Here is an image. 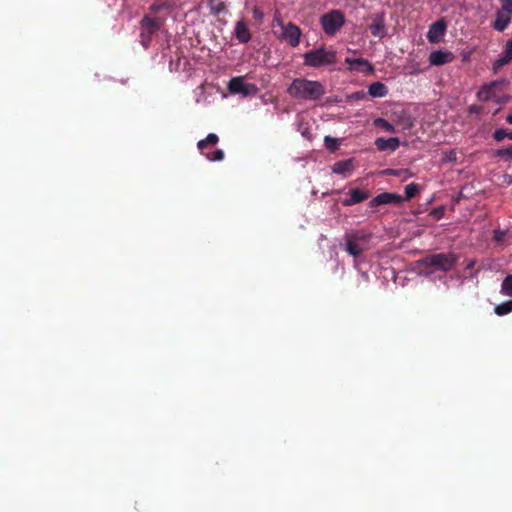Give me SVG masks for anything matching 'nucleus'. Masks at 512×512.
I'll list each match as a JSON object with an SVG mask.
<instances>
[{
    "label": "nucleus",
    "instance_id": "obj_8",
    "mask_svg": "<svg viewBox=\"0 0 512 512\" xmlns=\"http://www.w3.org/2000/svg\"><path fill=\"white\" fill-rule=\"evenodd\" d=\"M228 90L232 94H241L243 96L254 95L258 88L253 83H247L243 77H234L228 83Z\"/></svg>",
    "mask_w": 512,
    "mask_h": 512
},
{
    "label": "nucleus",
    "instance_id": "obj_16",
    "mask_svg": "<svg viewBox=\"0 0 512 512\" xmlns=\"http://www.w3.org/2000/svg\"><path fill=\"white\" fill-rule=\"evenodd\" d=\"M454 59V55L449 51H433L430 53L429 61L432 65L441 66L450 63Z\"/></svg>",
    "mask_w": 512,
    "mask_h": 512
},
{
    "label": "nucleus",
    "instance_id": "obj_5",
    "mask_svg": "<svg viewBox=\"0 0 512 512\" xmlns=\"http://www.w3.org/2000/svg\"><path fill=\"white\" fill-rule=\"evenodd\" d=\"M162 22L159 18H153L144 15L140 21V43L147 49L152 41V37L161 28Z\"/></svg>",
    "mask_w": 512,
    "mask_h": 512
},
{
    "label": "nucleus",
    "instance_id": "obj_21",
    "mask_svg": "<svg viewBox=\"0 0 512 512\" xmlns=\"http://www.w3.org/2000/svg\"><path fill=\"white\" fill-rule=\"evenodd\" d=\"M218 141L219 137L214 133H210L205 139L198 141L197 148L201 151V153L204 154V150L208 147V145H216Z\"/></svg>",
    "mask_w": 512,
    "mask_h": 512
},
{
    "label": "nucleus",
    "instance_id": "obj_19",
    "mask_svg": "<svg viewBox=\"0 0 512 512\" xmlns=\"http://www.w3.org/2000/svg\"><path fill=\"white\" fill-rule=\"evenodd\" d=\"M368 93L371 97H385L388 94L387 86L382 82H373L368 87Z\"/></svg>",
    "mask_w": 512,
    "mask_h": 512
},
{
    "label": "nucleus",
    "instance_id": "obj_29",
    "mask_svg": "<svg viewBox=\"0 0 512 512\" xmlns=\"http://www.w3.org/2000/svg\"><path fill=\"white\" fill-rule=\"evenodd\" d=\"M209 161H221L224 159V152L221 149L215 150L212 154H205Z\"/></svg>",
    "mask_w": 512,
    "mask_h": 512
},
{
    "label": "nucleus",
    "instance_id": "obj_7",
    "mask_svg": "<svg viewBox=\"0 0 512 512\" xmlns=\"http://www.w3.org/2000/svg\"><path fill=\"white\" fill-rule=\"evenodd\" d=\"M501 1V9L496 13V18L493 23V28L499 32L504 31L512 19V2L506 0Z\"/></svg>",
    "mask_w": 512,
    "mask_h": 512
},
{
    "label": "nucleus",
    "instance_id": "obj_34",
    "mask_svg": "<svg viewBox=\"0 0 512 512\" xmlns=\"http://www.w3.org/2000/svg\"><path fill=\"white\" fill-rule=\"evenodd\" d=\"M253 16L255 19L261 20L263 18V13L259 8L255 7L253 9Z\"/></svg>",
    "mask_w": 512,
    "mask_h": 512
},
{
    "label": "nucleus",
    "instance_id": "obj_3",
    "mask_svg": "<svg viewBox=\"0 0 512 512\" xmlns=\"http://www.w3.org/2000/svg\"><path fill=\"white\" fill-rule=\"evenodd\" d=\"M458 257L455 253H437L425 256L421 263L426 267H435L441 271L451 270L457 263Z\"/></svg>",
    "mask_w": 512,
    "mask_h": 512
},
{
    "label": "nucleus",
    "instance_id": "obj_18",
    "mask_svg": "<svg viewBox=\"0 0 512 512\" xmlns=\"http://www.w3.org/2000/svg\"><path fill=\"white\" fill-rule=\"evenodd\" d=\"M375 145L379 151H395L400 146L399 138L392 137L389 139L385 138H377L375 140Z\"/></svg>",
    "mask_w": 512,
    "mask_h": 512
},
{
    "label": "nucleus",
    "instance_id": "obj_6",
    "mask_svg": "<svg viewBox=\"0 0 512 512\" xmlns=\"http://www.w3.org/2000/svg\"><path fill=\"white\" fill-rule=\"evenodd\" d=\"M322 28L327 35H334L345 23L344 14L339 10H332L320 19Z\"/></svg>",
    "mask_w": 512,
    "mask_h": 512
},
{
    "label": "nucleus",
    "instance_id": "obj_10",
    "mask_svg": "<svg viewBox=\"0 0 512 512\" xmlns=\"http://www.w3.org/2000/svg\"><path fill=\"white\" fill-rule=\"evenodd\" d=\"M366 237L364 235H360L358 233L355 234H347L345 236L346 240V251L353 257H359L363 252V247L358 243L360 240H365Z\"/></svg>",
    "mask_w": 512,
    "mask_h": 512
},
{
    "label": "nucleus",
    "instance_id": "obj_9",
    "mask_svg": "<svg viewBox=\"0 0 512 512\" xmlns=\"http://www.w3.org/2000/svg\"><path fill=\"white\" fill-rule=\"evenodd\" d=\"M403 202V197L397 193L383 192L375 196L368 204L370 208H374L385 204L398 205Z\"/></svg>",
    "mask_w": 512,
    "mask_h": 512
},
{
    "label": "nucleus",
    "instance_id": "obj_36",
    "mask_svg": "<svg viewBox=\"0 0 512 512\" xmlns=\"http://www.w3.org/2000/svg\"><path fill=\"white\" fill-rule=\"evenodd\" d=\"M475 262L474 261H471L468 265H467V269H470L474 266Z\"/></svg>",
    "mask_w": 512,
    "mask_h": 512
},
{
    "label": "nucleus",
    "instance_id": "obj_25",
    "mask_svg": "<svg viewBox=\"0 0 512 512\" xmlns=\"http://www.w3.org/2000/svg\"><path fill=\"white\" fill-rule=\"evenodd\" d=\"M419 193V186L415 183H410L405 186V198L410 200Z\"/></svg>",
    "mask_w": 512,
    "mask_h": 512
},
{
    "label": "nucleus",
    "instance_id": "obj_14",
    "mask_svg": "<svg viewBox=\"0 0 512 512\" xmlns=\"http://www.w3.org/2000/svg\"><path fill=\"white\" fill-rule=\"evenodd\" d=\"M369 30L374 37H378L379 39H382L386 36L387 30L385 27L383 14H377L373 18L372 23L369 26Z\"/></svg>",
    "mask_w": 512,
    "mask_h": 512
},
{
    "label": "nucleus",
    "instance_id": "obj_27",
    "mask_svg": "<svg viewBox=\"0 0 512 512\" xmlns=\"http://www.w3.org/2000/svg\"><path fill=\"white\" fill-rule=\"evenodd\" d=\"M496 156L505 159V160H512V146L507 148L498 149L495 152Z\"/></svg>",
    "mask_w": 512,
    "mask_h": 512
},
{
    "label": "nucleus",
    "instance_id": "obj_24",
    "mask_svg": "<svg viewBox=\"0 0 512 512\" xmlns=\"http://www.w3.org/2000/svg\"><path fill=\"white\" fill-rule=\"evenodd\" d=\"M503 295L512 296V274L505 277L501 285Z\"/></svg>",
    "mask_w": 512,
    "mask_h": 512
},
{
    "label": "nucleus",
    "instance_id": "obj_11",
    "mask_svg": "<svg viewBox=\"0 0 512 512\" xmlns=\"http://www.w3.org/2000/svg\"><path fill=\"white\" fill-rule=\"evenodd\" d=\"M447 29V23L444 19H440L433 23L429 27V31L427 33V39L430 43H438L441 41Z\"/></svg>",
    "mask_w": 512,
    "mask_h": 512
},
{
    "label": "nucleus",
    "instance_id": "obj_31",
    "mask_svg": "<svg viewBox=\"0 0 512 512\" xmlns=\"http://www.w3.org/2000/svg\"><path fill=\"white\" fill-rule=\"evenodd\" d=\"M492 92V89L491 87H483L479 92H478V97L480 100L482 101H487L489 98H490V94Z\"/></svg>",
    "mask_w": 512,
    "mask_h": 512
},
{
    "label": "nucleus",
    "instance_id": "obj_15",
    "mask_svg": "<svg viewBox=\"0 0 512 512\" xmlns=\"http://www.w3.org/2000/svg\"><path fill=\"white\" fill-rule=\"evenodd\" d=\"M234 35L239 43L246 44L251 40L252 34L247 23L244 20L236 22L234 27Z\"/></svg>",
    "mask_w": 512,
    "mask_h": 512
},
{
    "label": "nucleus",
    "instance_id": "obj_13",
    "mask_svg": "<svg viewBox=\"0 0 512 512\" xmlns=\"http://www.w3.org/2000/svg\"><path fill=\"white\" fill-rule=\"evenodd\" d=\"M349 197L342 200V205L345 207L359 204L370 197L369 191L361 190L360 188H353L348 193Z\"/></svg>",
    "mask_w": 512,
    "mask_h": 512
},
{
    "label": "nucleus",
    "instance_id": "obj_32",
    "mask_svg": "<svg viewBox=\"0 0 512 512\" xmlns=\"http://www.w3.org/2000/svg\"><path fill=\"white\" fill-rule=\"evenodd\" d=\"M168 5L167 3L165 2H155L153 3L150 7H149V10L152 12V13H157L158 11L162 10V9H165L167 8Z\"/></svg>",
    "mask_w": 512,
    "mask_h": 512
},
{
    "label": "nucleus",
    "instance_id": "obj_23",
    "mask_svg": "<svg viewBox=\"0 0 512 512\" xmlns=\"http://www.w3.org/2000/svg\"><path fill=\"white\" fill-rule=\"evenodd\" d=\"M497 315L503 316L512 312V300L505 301L494 308Z\"/></svg>",
    "mask_w": 512,
    "mask_h": 512
},
{
    "label": "nucleus",
    "instance_id": "obj_28",
    "mask_svg": "<svg viewBox=\"0 0 512 512\" xmlns=\"http://www.w3.org/2000/svg\"><path fill=\"white\" fill-rule=\"evenodd\" d=\"M324 144H325L326 148L331 151L337 150L338 146H339L337 139H335L331 136H326L324 138Z\"/></svg>",
    "mask_w": 512,
    "mask_h": 512
},
{
    "label": "nucleus",
    "instance_id": "obj_20",
    "mask_svg": "<svg viewBox=\"0 0 512 512\" xmlns=\"http://www.w3.org/2000/svg\"><path fill=\"white\" fill-rule=\"evenodd\" d=\"M353 170V159L337 161L332 166V172L335 174H345Z\"/></svg>",
    "mask_w": 512,
    "mask_h": 512
},
{
    "label": "nucleus",
    "instance_id": "obj_4",
    "mask_svg": "<svg viewBox=\"0 0 512 512\" xmlns=\"http://www.w3.org/2000/svg\"><path fill=\"white\" fill-rule=\"evenodd\" d=\"M273 23L274 25H278L281 29V33L278 35L279 39L287 42L292 47H296L299 45L301 30L297 25H295L292 22L284 24V22L280 18L279 13H276L274 15Z\"/></svg>",
    "mask_w": 512,
    "mask_h": 512
},
{
    "label": "nucleus",
    "instance_id": "obj_2",
    "mask_svg": "<svg viewBox=\"0 0 512 512\" xmlns=\"http://www.w3.org/2000/svg\"><path fill=\"white\" fill-rule=\"evenodd\" d=\"M303 57L304 64L309 67H320L336 63V52L324 48L310 50Z\"/></svg>",
    "mask_w": 512,
    "mask_h": 512
},
{
    "label": "nucleus",
    "instance_id": "obj_33",
    "mask_svg": "<svg viewBox=\"0 0 512 512\" xmlns=\"http://www.w3.org/2000/svg\"><path fill=\"white\" fill-rule=\"evenodd\" d=\"M504 236H505V232L501 231V230H495L494 231V235H493V239L496 241V242H500L504 239Z\"/></svg>",
    "mask_w": 512,
    "mask_h": 512
},
{
    "label": "nucleus",
    "instance_id": "obj_30",
    "mask_svg": "<svg viewBox=\"0 0 512 512\" xmlns=\"http://www.w3.org/2000/svg\"><path fill=\"white\" fill-rule=\"evenodd\" d=\"M444 212V207L440 206L432 209L429 213V216L433 217L435 220H440L444 216Z\"/></svg>",
    "mask_w": 512,
    "mask_h": 512
},
{
    "label": "nucleus",
    "instance_id": "obj_17",
    "mask_svg": "<svg viewBox=\"0 0 512 512\" xmlns=\"http://www.w3.org/2000/svg\"><path fill=\"white\" fill-rule=\"evenodd\" d=\"M512 61V39L508 40L505 45V49L500 57L494 62L493 70L496 72L498 69L507 65Z\"/></svg>",
    "mask_w": 512,
    "mask_h": 512
},
{
    "label": "nucleus",
    "instance_id": "obj_22",
    "mask_svg": "<svg viewBox=\"0 0 512 512\" xmlns=\"http://www.w3.org/2000/svg\"><path fill=\"white\" fill-rule=\"evenodd\" d=\"M508 138L512 140V130H508L505 128L496 129L493 133V139L496 142H502L504 139Z\"/></svg>",
    "mask_w": 512,
    "mask_h": 512
},
{
    "label": "nucleus",
    "instance_id": "obj_12",
    "mask_svg": "<svg viewBox=\"0 0 512 512\" xmlns=\"http://www.w3.org/2000/svg\"><path fill=\"white\" fill-rule=\"evenodd\" d=\"M345 62L349 65V69L352 71L364 74H372L374 72L373 65L364 58H346Z\"/></svg>",
    "mask_w": 512,
    "mask_h": 512
},
{
    "label": "nucleus",
    "instance_id": "obj_37",
    "mask_svg": "<svg viewBox=\"0 0 512 512\" xmlns=\"http://www.w3.org/2000/svg\"><path fill=\"white\" fill-rule=\"evenodd\" d=\"M332 193H340V190H335Z\"/></svg>",
    "mask_w": 512,
    "mask_h": 512
},
{
    "label": "nucleus",
    "instance_id": "obj_35",
    "mask_svg": "<svg viewBox=\"0 0 512 512\" xmlns=\"http://www.w3.org/2000/svg\"><path fill=\"white\" fill-rule=\"evenodd\" d=\"M505 119L508 124L512 125V113L508 114Z\"/></svg>",
    "mask_w": 512,
    "mask_h": 512
},
{
    "label": "nucleus",
    "instance_id": "obj_1",
    "mask_svg": "<svg viewBox=\"0 0 512 512\" xmlns=\"http://www.w3.org/2000/svg\"><path fill=\"white\" fill-rule=\"evenodd\" d=\"M326 90L319 81L296 78L287 88V93L295 99L315 101L320 99Z\"/></svg>",
    "mask_w": 512,
    "mask_h": 512
},
{
    "label": "nucleus",
    "instance_id": "obj_26",
    "mask_svg": "<svg viewBox=\"0 0 512 512\" xmlns=\"http://www.w3.org/2000/svg\"><path fill=\"white\" fill-rule=\"evenodd\" d=\"M374 125L377 126V127H381L386 132H389V133H394L395 132L394 126L391 123H389L387 120L383 119V118L375 119Z\"/></svg>",
    "mask_w": 512,
    "mask_h": 512
}]
</instances>
